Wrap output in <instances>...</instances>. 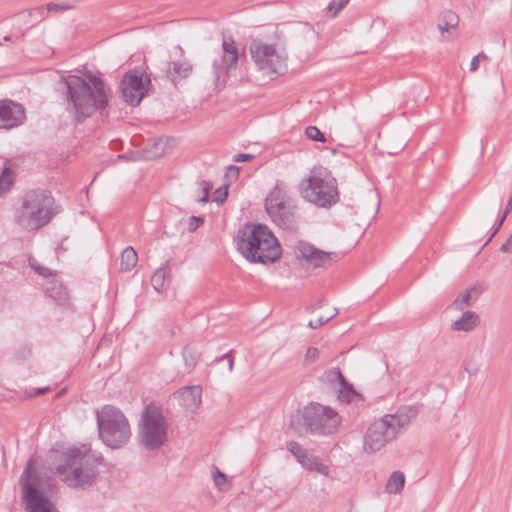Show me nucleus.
Returning <instances> with one entry per match:
<instances>
[{"instance_id":"19","label":"nucleus","mask_w":512,"mask_h":512,"mask_svg":"<svg viewBox=\"0 0 512 512\" xmlns=\"http://www.w3.org/2000/svg\"><path fill=\"white\" fill-rule=\"evenodd\" d=\"M174 398L186 410L195 411L202 402V388L199 385H190L179 388Z\"/></svg>"},{"instance_id":"11","label":"nucleus","mask_w":512,"mask_h":512,"mask_svg":"<svg viewBox=\"0 0 512 512\" xmlns=\"http://www.w3.org/2000/svg\"><path fill=\"white\" fill-rule=\"evenodd\" d=\"M151 85L150 76L141 67H136L124 74L120 82L121 96L127 104L137 106Z\"/></svg>"},{"instance_id":"21","label":"nucleus","mask_w":512,"mask_h":512,"mask_svg":"<svg viewBox=\"0 0 512 512\" xmlns=\"http://www.w3.org/2000/svg\"><path fill=\"white\" fill-rule=\"evenodd\" d=\"M278 217H272L271 220L281 229L289 232H297L298 217L297 208L294 203L286 205L285 210L279 211Z\"/></svg>"},{"instance_id":"22","label":"nucleus","mask_w":512,"mask_h":512,"mask_svg":"<svg viewBox=\"0 0 512 512\" xmlns=\"http://www.w3.org/2000/svg\"><path fill=\"white\" fill-rule=\"evenodd\" d=\"M479 323V315L474 311L467 310L462 313L459 319L455 320L451 324V329L453 331L470 332L474 330L479 325Z\"/></svg>"},{"instance_id":"31","label":"nucleus","mask_w":512,"mask_h":512,"mask_svg":"<svg viewBox=\"0 0 512 512\" xmlns=\"http://www.w3.org/2000/svg\"><path fill=\"white\" fill-rule=\"evenodd\" d=\"M471 291H464L451 304V308L455 310H463L464 307L471 306Z\"/></svg>"},{"instance_id":"46","label":"nucleus","mask_w":512,"mask_h":512,"mask_svg":"<svg viewBox=\"0 0 512 512\" xmlns=\"http://www.w3.org/2000/svg\"><path fill=\"white\" fill-rule=\"evenodd\" d=\"M500 251L503 253H512V234L500 247Z\"/></svg>"},{"instance_id":"55","label":"nucleus","mask_w":512,"mask_h":512,"mask_svg":"<svg viewBox=\"0 0 512 512\" xmlns=\"http://www.w3.org/2000/svg\"><path fill=\"white\" fill-rule=\"evenodd\" d=\"M25 35H26V31H21L19 38L24 39Z\"/></svg>"},{"instance_id":"15","label":"nucleus","mask_w":512,"mask_h":512,"mask_svg":"<svg viewBox=\"0 0 512 512\" xmlns=\"http://www.w3.org/2000/svg\"><path fill=\"white\" fill-rule=\"evenodd\" d=\"M25 120L24 107L10 99L0 100V129H12Z\"/></svg>"},{"instance_id":"38","label":"nucleus","mask_w":512,"mask_h":512,"mask_svg":"<svg viewBox=\"0 0 512 512\" xmlns=\"http://www.w3.org/2000/svg\"><path fill=\"white\" fill-rule=\"evenodd\" d=\"M240 167L229 165L226 168L225 178L229 181H235L239 177Z\"/></svg>"},{"instance_id":"44","label":"nucleus","mask_w":512,"mask_h":512,"mask_svg":"<svg viewBox=\"0 0 512 512\" xmlns=\"http://www.w3.org/2000/svg\"><path fill=\"white\" fill-rule=\"evenodd\" d=\"M254 157L255 156L253 154L239 153V154H236L233 156V161L234 162H248V161L253 160Z\"/></svg>"},{"instance_id":"54","label":"nucleus","mask_w":512,"mask_h":512,"mask_svg":"<svg viewBox=\"0 0 512 512\" xmlns=\"http://www.w3.org/2000/svg\"><path fill=\"white\" fill-rule=\"evenodd\" d=\"M11 39H12L11 35H6L3 37V40H5V41H11Z\"/></svg>"},{"instance_id":"27","label":"nucleus","mask_w":512,"mask_h":512,"mask_svg":"<svg viewBox=\"0 0 512 512\" xmlns=\"http://www.w3.org/2000/svg\"><path fill=\"white\" fill-rule=\"evenodd\" d=\"M47 9L44 6H38L34 9L25 10L22 12H19L17 14H14V17H25V18H33V22L31 24V27L36 25L37 23H40L42 20L46 18L47 15Z\"/></svg>"},{"instance_id":"29","label":"nucleus","mask_w":512,"mask_h":512,"mask_svg":"<svg viewBox=\"0 0 512 512\" xmlns=\"http://www.w3.org/2000/svg\"><path fill=\"white\" fill-rule=\"evenodd\" d=\"M15 181V173L10 167H5L0 175V196L7 193Z\"/></svg>"},{"instance_id":"10","label":"nucleus","mask_w":512,"mask_h":512,"mask_svg":"<svg viewBox=\"0 0 512 512\" xmlns=\"http://www.w3.org/2000/svg\"><path fill=\"white\" fill-rule=\"evenodd\" d=\"M167 421L161 407L150 403L142 411L138 440L148 450L159 449L167 440Z\"/></svg>"},{"instance_id":"51","label":"nucleus","mask_w":512,"mask_h":512,"mask_svg":"<svg viewBox=\"0 0 512 512\" xmlns=\"http://www.w3.org/2000/svg\"><path fill=\"white\" fill-rule=\"evenodd\" d=\"M12 17L18 19V22H19L18 27H21L22 25H26V24H29L32 22L31 21L32 18L14 17V15Z\"/></svg>"},{"instance_id":"18","label":"nucleus","mask_w":512,"mask_h":512,"mask_svg":"<svg viewBox=\"0 0 512 512\" xmlns=\"http://www.w3.org/2000/svg\"><path fill=\"white\" fill-rule=\"evenodd\" d=\"M296 256L304 259L314 268L326 267L332 261V253L319 250L306 242H299L297 245Z\"/></svg>"},{"instance_id":"33","label":"nucleus","mask_w":512,"mask_h":512,"mask_svg":"<svg viewBox=\"0 0 512 512\" xmlns=\"http://www.w3.org/2000/svg\"><path fill=\"white\" fill-rule=\"evenodd\" d=\"M29 266L40 276L49 277L53 275V271L38 263L35 258H29Z\"/></svg>"},{"instance_id":"4","label":"nucleus","mask_w":512,"mask_h":512,"mask_svg":"<svg viewBox=\"0 0 512 512\" xmlns=\"http://www.w3.org/2000/svg\"><path fill=\"white\" fill-rule=\"evenodd\" d=\"M57 213L51 192L38 188L22 195L20 205L15 209L14 219L22 229L33 231L47 225Z\"/></svg>"},{"instance_id":"13","label":"nucleus","mask_w":512,"mask_h":512,"mask_svg":"<svg viewBox=\"0 0 512 512\" xmlns=\"http://www.w3.org/2000/svg\"><path fill=\"white\" fill-rule=\"evenodd\" d=\"M286 448L304 469L317 472L324 476L329 475V467L324 464L318 456L310 453L309 450L302 447L298 442L289 441L286 443Z\"/></svg>"},{"instance_id":"1","label":"nucleus","mask_w":512,"mask_h":512,"mask_svg":"<svg viewBox=\"0 0 512 512\" xmlns=\"http://www.w3.org/2000/svg\"><path fill=\"white\" fill-rule=\"evenodd\" d=\"M56 94L72 121L82 123L96 111H103L109 106L112 90L101 77L89 73L85 78L62 76L57 83Z\"/></svg>"},{"instance_id":"47","label":"nucleus","mask_w":512,"mask_h":512,"mask_svg":"<svg viewBox=\"0 0 512 512\" xmlns=\"http://www.w3.org/2000/svg\"><path fill=\"white\" fill-rule=\"evenodd\" d=\"M349 0H339L336 5V9L332 14V17H336L337 14L348 4Z\"/></svg>"},{"instance_id":"49","label":"nucleus","mask_w":512,"mask_h":512,"mask_svg":"<svg viewBox=\"0 0 512 512\" xmlns=\"http://www.w3.org/2000/svg\"><path fill=\"white\" fill-rule=\"evenodd\" d=\"M49 390V387L37 388L34 389L32 393L29 394L30 397L39 396L45 394Z\"/></svg>"},{"instance_id":"20","label":"nucleus","mask_w":512,"mask_h":512,"mask_svg":"<svg viewBox=\"0 0 512 512\" xmlns=\"http://www.w3.org/2000/svg\"><path fill=\"white\" fill-rule=\"evenodd\" d=\"M330 382L338 381L340 389L338 391V399L341 402L351 403L360 399V394L354 389L341 373L340 369L334 368L327 373Z\"/></svg>"},{"instance_id":"3","label":"nucleus","mask_w":512,"mask_h":512,"mask_svg":"<svg viewBox=\"0 0 512 512\" xmlns=\"http://www.w3.org/2000/svg\"><path fill=\"white\" fill-rule=\"evenodd\" d=\"M62 458L56 466V473L69 487L85 490L95 484L101 457L73 447L64 451Z\"/></svg>"},{"instance_id":"12","label":"nucleus","mask_w":512,"mask_h":512,"mask_svg":"<svg viewBox=\"0 0 512 512\" xmlns=\"http://www.w3.org/2000/svg\"><path fill=\"white\" fill-rule=\"evenodd\" d=\"M250 54L260 69L277 74L283 73L285 59L277 53L273 45L254 41L250 44Z\"/></svg>"},{"instance_id":"43","label":"nucleus","mask_w":512,"mask_h":512,"mask_svg":"<svg viewBox=\"0 0 512 512\" xmlns=\"http://www.w3.org/2000/svg\"><path fill=\"white\" fill-rule=\"evenodd\" d=\"M71 5L69 4H65V3H62V4H59V3H55V2H50L46 5V9H47V12H50V11H58V10H69L71 9Z\"/></svg>"},{"instance_id":"9","label":"nucleus","mask_w":512,"mask_h":512,"mask_svg":"<svg viewBox=\"0 0 512 512\" xmlns=\"http://www.w3.org/2000/svg\"><path fill=\"white\" fill-rule=\"evenodd\" d=\"M301 196L308 202L329 208L339 201L337 181L327 169L313 170L300 184Z\"/></svg>"},{"instance_id":"48","label":"nucleus","mask_w":512,"mask_h":512,"mask_svg":"<svg viewBox=\"0 0 512 512\" xmlns=\"http://www.w3.org/2000/svg\"><path fill=\"white\" fill-rule=\"evenodd\" d=\"M465 371L469 375H475L478 372V368L474 364H472V363H467L465 365Z\"/></svg>"},{"instance_id":"30","label":"nucleus","mask_w":512,"mask_h":512,"mask_svg":"<svg viewBox=\"0 0 512 512\" xmlns=\"http://www.w3.org/2000/svg\"><path fill=\"white\" fill-rule=\"evenodd\" d=\"M46 293L50 298L54 299L58 303L64 302L68 297L66 288L56 282L51 283V286L47 288Z\"/></svg>"},{"instance_id":"26","label":"nucleus","mask_w":512,"mask_h":512,"mask_svg":"<svg viewBox=\"0 0 512 512\" xmlns=\"http://www.w3.org/2000/svg\"><path fill=\"white\" fill-rule=\"evenodd\" d=\"M459 24V17L456 13L453 11H446L444 12L442 18L440 19L438 23V29L443 34L444 32L449 31L450 29H454Z\"/></svg>"},{"instance_id":"2","label":"nucleus","mask_w":512,"mask_h":512,"mask_svg":"<svg viewBox=\"0 0 512 512\" xmlns=\"http://www.w3.org/2000/svg\"><path fill=\"white\" fill-rule=\"evenodd\" d=\"M235 241L243 257L252 263H274L282 254L277 238L263 224L246 223L238 230Z\"/></svg>"},{"instance_id":"32","label":"nucleus","mask_w":512,"mask_h":512,"mask_svg":"<svg viewBox=\"0 0 512 512\" xmlns=\"http://www.w3.org/2000/svg\"><path fill=\"white\" fill-rule=\"evenodd\" d=\"M213 481L215 486L221 490L224 491L227 489L226 483H227V476L223 472H221L216 466L213 467Z\"/></svg>"},{"instance_id":"34","label":"nucleus","mask_w":512,"mask_h":512,"mask_svg":"<svg viewBox=\"0 0 512 512\" xmlns=\"http://www.w3.org/2000/svg\"><path fill=\"white\" fill-rule=\"evenodd\" d=\"M305 135L308 139L318 142H325L324 134L316 126H308L305 129Z\"/></svg>"},{"instance_id":"16","label":"nucleus","mask_w":512,"mask_h":512,"mask_svg":"<svg viewBox=\"0 0 512 512\" xmlns=\"http://www.w3.org/2000/svg\"><path fill=\"white\" fill-rule=\"evenodd\" d=\"M293 201L288 195L283 182L277 180L269 195L265 198V209L267 214L272 217H278L281 210H285L286 205L292 204Z\"/></svg>"},{"instance_id":"5","label":"nucleus","mask_w":512,"mask_h":512,"mask_svg":"<svg viewBox=\"0 0 512 512\" xmlns=\"http://www.w3.org/2000/svg\"><path fill=\"white\" fill-rule=\"evenodd\" d=\"M340 423L341 417L334 409L311 402L291 415L289 427L297 434L331 435Z\"/></svg>"},{"instance_id":"8","label":"nucleus","mask_w":512,"mask_h":512,"mask_svg":"<svg viewBox=\"0 0 512 512\" xmlns=\"http://www.w3.org/2000/svg\"><path fill=\"white\" fill-rule=\"evenodd\" d=\"M99 437L112 448L125 446L131 438L130 424L123 412L115 406L105 405L96 412Z\"/></svg>"},{"instance_id":"35","label":"nucleus","mask_w":512,"mask_h":512,"mask_svg":"<svg viewBox=\"0 0 512 512\" xmlns=\"http://www.w3.org/2000/svg\"><path fill=\"white\" fill-rule=\"evenodd\" d=\"M228 186L229 183L224 184L223 186L219 187L215 191V196L213 201L217 204H222L228 197Z\"/></svg>"},{"instance_id":"40","label":"nucleus","mask_w":512,"mask_h":512,"mask_svg":"<svg viewBox=\"0 0 512 512\" xmlns=\"http://www.w3.org/2000/svg\"><path fill=\"white\" fill-rule=\"evenodd\" d=\"M200 186L202 188L203 195H202V197L199 198V201L203 202V203L208 202L209 193L212 188V185L210 182L203 180L200 182Z\"/></svg>"},{"instance_id":"24","label":"nucleus","mask_w":512,"mask_h":512,"mask_svg":"<svg viewBox=\"0 0 512 512\" xmlns=\"http://www.w3.org/2000/svg\"><path fill=\"white\" fill-rule=\"evenodd\" d=\"M405 483V475L400 471L393 472L386 484V491L390 494H398L402 491Z\"/></svg>"},{"instance_id":"50","label":"nucleus","mask_w":512,"mask_h":512,"mask_svg":"<svg viewBox=\"0 0 512 512\" xmlns=\"http://www.w3.org/2000/svg\"><path fill=\"white\" fill-rule=\"evenodd\" d=\"M467 290L471 291V296H472V299H474V300H476L479 297V295L481 294V290L478 289L476 286H472Z\"/></svg>"},{"instance_id":"37","label":"nucleus","mask_w":512,"mask_h":512,"mask_svg":"<svg viewBox=\"0 0 512 512\" xmlns=\"http://www.w3.org/2000/svg\"><path fill=\"white\" fill-rule=\"evenodd\" d=\"M319 356V350L315 347H309L306 351L305 358H304V364L310 365L313 362L317 360Z\"/></svg>"},{"instance_id":"28","label":"nucleus","mask_w":512,"mask_h":512,"mask_svg":"<svg viewBox=\"0 0 512 512\" xmlns=\"http://www.w3.org/2000/svg\"><path fill=\"white\" fill-rule=\"evenodd\" d=\"M182 356L185 366L190 372L196 366L200 355L194 346L186 345L182 350Z\"/></svg>"},{"instance_id":"45","label":"nucleus","mask_w":512,"mask_h":512,"mask_svg":"<svg viewBox=\"0 0 512 512\" xmlns=\"http://www.w3.org/2000/svg\"><path fill=\"white\" fill-rule=\"evenodd\" d=\"M222 360H227L229 371H232L234 365V357L232 356V351H229L228 353L216 358V361Z\"/></svg>"},{"instance_id":"56","label":"nucleus","mask_w":512,"mask_h":512,"mask_svg":"<svg viewBox=\"0 0 512 512\" xmlns=\"http://www.w3.org/2000/svg\"><path fill=\"white\" fill-rule=\"evenodd\" d=\"M0 46H2V42L0 41Z\"/></svg>"},{"instance_id":"6","label":"nucleus","mask_w":512,"mask_h":512,"mask_svg":"<svg viewBox=\"0 0 512 512\" xmlns=\"http://www.w3.org/2000/svg\"><path fill=\"white\" fill-rule=\"evenodd\" d=\"M22 500L28 512H60L49 498L52 484L49 477L33 466L30 458L19 480Z\"/></svg>"},{"instance_id":"17","label":"nucleus","mask_w":512,"mask_h":512,"mask_svg":"<svg viewBox=\"0 0 512 512\" xmlns=\"http://www.w3.org/2000/svg\"><path fill=\"white\" fill-rule=\"evenodd\" d=\"M193 70L194 66L188 59L167 61L162 68V77L177 87L179 83L192 75Z\"/></svg>"},{"instance_id":"36","label":"nucleus","mask_w":512,"mask_h":512,"mask_svg":"<svg viewBox=\"0 0 512 512\" xmlns=\"http://www.w3.org/2000/svg\"><path fill=\"white\" fill-rule=\"evenodd\" d=\"M337 313H338V310L334 309V314H332L330 316H319L316 320H311L308 325L312 329H317V328L321 327L322 325H324L325 323H327L328 321H330L335 315H337Z\"/></svg>"},{"instance_id":"7","label":"nucleus","mask_w":512,"mask_h":512,"mask_svg":"<svg viewBox=\"0 0 512 512\" xmlns=\"http://www.w3.org/2000/svg\"><path fill=\"white\" fill-rule=\"evenodd\" d=\"M418 414L416 406H404L391 415H385L373 422L364 436V449L368 452L380 450L386 443L396 438L400 430L406 427Z\"/></svg>"},{"instance_id":"41","label":"nucleus","mask_w":512,"mask_h":512,"mask_svg":"<svg viewBox=\"0 0 512 512\" xmlns=\"http://www.w3.org/2000/svg\"><path fill=\"white\" fill-rule=\"evenodd\" d=\"M506 218H507L506 213H502V215L499 217L498 221L495 223L492 233L489 236V238L486 240V242L484 243L483 247L486 246L492 240V238L496 235V233L499 231L500 227L502 226V224L504 223Z\"/></svg>"},{"instance_id":"53","label":"nucleus","mask_w":512,"mask_h":512,"mask_svg":"<svg viewBox=\"0 0 512 512\" xmlns=\"http://www.w3.org/2000/svg\"><path fill=\"white\" fill-rule=\"evenodd\" d=\"M461 444L463 446L467 445L468 444V437L466 436L462 441H461Z\"/></svg>"},{"instance_id":"42","label":"nucleus","mask_w":512,"mask_h":512,"mask_svg":"<svg viewBox=\"0 0 512 512\" xmlns=\"http://www.w3.org/2000/svg\"><path fill=\"white\" fill-rule=\"evenodd\" d=\"M487 59H488L487 55L483 52L474 56L470 63V71L475 72L479 68L480 60H487Z\"/></svg>"},{"instance_id":"14","label":"nucleus","mask_w":512,"mask_h":512,"mask_svg":"<svg viewBox=\"0 0 512 512\" xmlns=\"http://www.w3.org/2000/svg\"><path fill=\"white\" fill-rule=\"evenodd\" d=\"M222 50L223 54L221 57V62L215 60L213 62V73L215 80L218 81L223 74H229L232 71H235L237 68V62L239 59V51L237 45L232 37L225 38L223 37L222 41Z\"/></svg>"},{"instance_id":"39","label":"nucleus","mask_w":512,"mask_h":512,"mask_svg":"<svg viewBox=\"0 0 512 512\" xmlns=\"http://www.w3.org/2000/svg\"><path fill=\"white\" fill-rule=\"evenodd\" d=\"M203 223H204V218L203 217H201V216H191L188 219V231L189 232L195 231Z\"/></svg>"},{"instance_id":"23","label":"nucleus","mask_w":512,"mask_h":512,"mask_svg":"<svg viewBox=\"0 0 512 512\" xmlns=\"http://www.w3.org/2000/svg\"><path fill=\"white\" fill-rule=\"evenodd\" d=\"M138 262L137 252L133 247H126L121 253L120 270L122 272L131 271Z\"/></svg>"},{"instance_id":"52","label":"nucleus","mask_w":512,"mask_h":512,"mask_svg":"<svg viewBox=\"0 0 512 512\" xmlns=\"http://www.w3.org/2000/svg\"><path fill=\"white\" fill-rule=\"evenodd\" d=\"M335 4H336L335 0H334V1H332V2H330V3L328 4V6H327V9H328V10H332V9L334 8Z\"/></svg>"},{"instance_id":"25","label":"nucleus","mask_w":512,"mask_h":512,"mask_svg":"<svg viewBox=\"0 0 512 512\" xmlns=\"http://www.w3.org/2000/svg\"><path fill=\"white\" fill-rule=\"evenodd\" d=\"M168 272L169 261H166L165 264L158 268L152 275L151 284L156 291L160 292L164 288Z\"/></svg>"}]
</instances>
